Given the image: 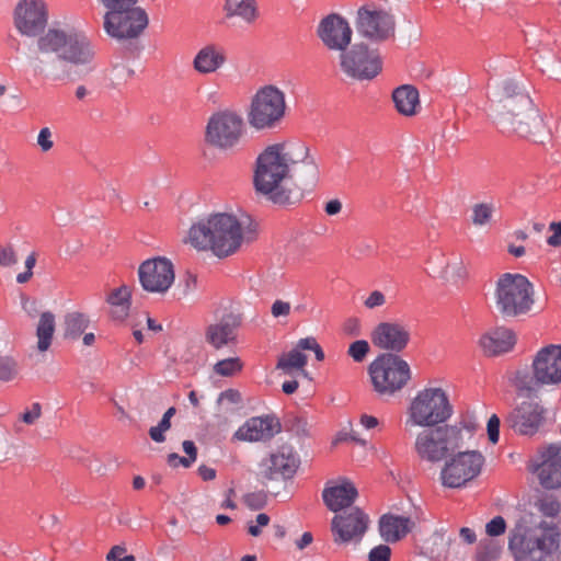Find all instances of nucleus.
Segmentation results:
<instances>
[{"instance_id":"nucleus-1","label":"nucleus","mask_w":561,"mask_h":561,"mask_svg":"<svg viewBox=\"0 0 561 561\" xmlns=\"http://www.w3.org/2000/svg\"><path fill=\"white\" fill-rule=\"evenodd\" d=\"M318 178V165L309 154V148L300 142L273 144L256 158L253 184L256 192L275 204L290 203L289 180L305 184L313 183Z\"/></svg>"},{"instance_id":"nucleus-2","label":"nucleus","mask_w":561,"mask_h":561,"mask_svg":"<svg viewBox=\"0 0 561 561\" xmlns=\"http://www.w3.org/2000/svg\"><path fill=\"white\" fill-rule=\"evenodd\" d=\"M249 234L236 216L218 213L193 224L186 241L197 250H210L218 257H227L251 240Z\"/></svg>"},{"instance_id":"nucleus-3","label":"nucleus","mask_w":561,"mask_h":561,"mask_svg":"<svg viewBox=\"0 0 561 561\" xmlns=\"http://www.w3.org/2000/svg\"><path fill=\"white\" fill-rule=\"evenodd\" d=\"M492 98L494 118L502 130L526 137L531 133V127L538 128L541 125L542 121L531 99L514 81H503Z\"/></svg>"},{"instance_id":"nucleus-4","label":"nucleus","mask_w":561,"mask_h":561,"mask_svg":"<svg viewBox=\"0 0 561 561\" xmlns=\"http://www.w3.org/2000/svg\"><path fill=\"white\" fill-rule=\"evenodd\" d=\"M477 427V420L471 414L462 416L455 424L427 427L416 435L414 450L423 461L440 462L463 447Z\"/></svg>"},{"instance_id":"nucleus-5","label":"nucleus","mask_w":561,"mask_h":561,"mask_svg":"<svg viewBox=\"0 0 561 561\" xmlns=\"http://www.w3.org/2000/svg\"><path fill=\"white\" fill-rule=\"evenodd\" d=\"M561 540L560 522H542L535 528L515 529L508 548L515 561H556Z\"/></svg>"},{"instance_id":"nucleus-6","label":"nucleus","mask_w":561,"mask_h":561,"mask_svg":"<svg viewBox=\"0 0 561 561\" xmlns=\"http://www.w3.org/2000/svg\"><path fill=\"white\" fill-rule=\"evenodd\" d=\"M287 111L286 95L274 84L260 87L250 98L245 110L247 122L255 131L278 128Z\"/></svg>"},{"instance_id":"nucleus-7","label":"nucleus","mask_w":561,"mask_h":561,"mask_svg":"<svg viewBox=\"0 0 561 561\" xmlns=\"http://www.w3.org/2000/svg\"><path fill=\"white\" fill-rule=\"evenodd\" d=\"M512 382L519 391L533 392L537 387H554L561 383V344L540 348L533 358L531 375L517 370Z\"/></svg>"},{"instance_id":"nucleus-8","label":"nucleus","mask_w":561,"mask_h":561,"mask_svg":"<svg viewBox=\"0 0 561 561\" xmlns=\"http://www.w3.org/2000/svg\"><path fill=\"white\" fill-rule=\"evenodd\" d=\"M451 415L453 407L445 390L438 387L424 388L411 400L404 425L407 430L433 427L445 423Z\"/></svg>"},{"instance_id":"nucleus-9","label":"nucleus","mask_w":561,"mask_h":561,"mask_svg":"<svg viewBox=\"0 0 561 561\" xmlns=\"http://www.w3.org/2000/svg\"><path fill=\"white\" fill-rule=\"evenodd\" d=\"M531 283L520 274H503L496 282L494 304L503 318L526 314L534 305Z\"/></svg>"},{"instance_id":"nucleus-10","label":"nucleus","mask_w":561,"mask_h":561,"mask_svg":"<svg viewBox=\"0 0 561 561\" xmlns=\"http://www.w3.org/2000/svg\"><path fill=\"white\" fill-rule=\"evenodd\" d=\"M374 390L380 396H393L410 380L409 364L392 353L376 357L368 367Z\"/></svg>"},{"instance_id":"nucleus-11","label":"nucleus","mask_w":561,"mask_h":561,"mask_svg":"<svg viewBox=\"0 0 561 561\" xmlns=\"http://www.w3.org/2000/svg\"><path fill=\"white\" fill-rule=\"evenodd\" d=\"M245 124L242 115L234 110L215 112L208 119L206 142L220 150L237 148L244 136Z\"/></svg>"},{"instance_id":"nucleus-12","label":"nucleus","mask_w":561,"mask_h":561,"mask_svg":"<svg viewBox=\"0 0 561 561\" xmlns=\"http://www.w3.org/2000/svg\"><path fill=\"white\" fill-rule=\"evenodd\" d=\"M148 23V14L137 4L106 11L103 16L105 33L118 42L139 37Z\"/></svg>"},{"instance_id":"nucleus-13","label":"nucleus","mask_w":561,"mask_h":561,"mask_svg":"<svg viewBox=\"0 0 561 561\" xmlns=\"http://www.w3.org/2000/svg\"><path fill=\"white\" fill-rule=\"evenodd\" d=\"M483 463L484 457L478 450L454 453L442 468V484L447 488H461L479 476Z\"/></svg>"},{"instance_id":"nucleus-14","label":"nucleus","mask_w":561,"mask_h":561,"mask_svg":"<svg viewBox=\"0 0 561 561\" xmlns=\"http://www.w3.org/2000/svg\"><path fill=\"white\" fill-rule=\"evenodd\" d=\"M340 66L353 79L370 80L380 72L381 60L376 51L359 43L340 54Z\"/></svg>"},{"instance_id":"nucleus-15","label":"nucleus","mask_w":561,"mask_h":561,"mask_svg":"<svg viewBox=\"0 0 561 561\" xmlns=\"http://www.w3.org/2000/svg\"><path fill=\"white\" fill-rule=\"evenodd\" d=\"M138 277L144 290L164 294L174 283V266L167 257L149 259L139 265Z\"/></svg>"},{"instance_id":"nucleus-16","label":"nucleus","mask_w":561,"mask_h":561,"mask_svg":"<svg viewBox=\"0 0 561 561\" xmlns=\"http://www.w3.org/2000/svg\"><path fill=\"white\" fill-rule=\"evenodd\" d=\"M48 9L44 0H20L14 9V25L24 36L35 37L44 32Z\"/></svg>"},{"instance_id":"nucleus-17","label":"nucleus","mask_w":561,"mask_h":561,"mask_svg":"<svg viewBox=\"0 0 561 561\" xmlns=\"http://www.w3.org/2000/svg\"><path fill=\"white\" fill-rule=\"evenodd\" d=\"M317 36L329 50L341 54L348 48L353 30L345 18L337 13H331L319 22Z\"/></svg>"},{"instance_id":"nucleus-18","label":"nucleus","mask_w":561,"mask_h":561,"mask_svg":"<svg viewBox=\"0 0 561 561\" xmlns=\"http://www.w3.org/2000/svg\"><path fill=\"white\" fill-rule=\"evenodd\" d=\"M356 28L358 33L370 41H385L394 33V20L383 10L360 8L357 11Z\"/></svg>"},{"instance_id":"nucleus-19","label":"nucleus","mask_w":561,"mask_h":561,"mask_svg":"<svg viewBox=\"0 0 561 561\" xmlns=\"http://www.w3.org/2000/svg\"><path fill=\"white\" fill-rule=\"evenodd\" d=\"M368 516L358 507H354L347 513L335 515L331 522L334 542H359L368 528Z\"/></svg>"},{"instance_id":"nucleus-20","label":"nucleus","mask_w":561,"mask_h":561,"mask_svg":"<svg viewBox=\"0 0 561 561\" xmlns=\"http://www.w3.org/2000/svg\"><path fill=\"white\" fill-rule=\"evenodd\" d=\"M534 472L546 489L561 486V444H549L539 449Z\"/></svg>"},{"instance_id":"nucleus-21","label":"nucleus","mask_w":561,"mask_h":561,"mask_svg":"<svg viewBox=\"0 0 561 561\" xmlns=\"http://www.w3.org/2000/svg\"><path fill=\"white\" fill-rule=\"evenodd\" d=\"M409 325L399 321H383L371 331V342L380 350L399 353L410 342Z\"/></svg>"},{"instance_id":"nucleus-22","label":"nucleus","mask_w":561,"mask_h":561,"mask_svg":"<svg viewBox=\"0 0 561 561\" xmlns=\"http://www.w3.org/2000/svg\"><path fill=\"white\" fill-rule=\"evenodd\" d=\"M299 457L289 445H282L277 450L264 458L261 463V473L267 479L291 478L299 467Z\"/></svg>"},{"instance_id":"nucleus-23","label":"nucleus","mask_w":561,"mask_h":561,"mask_svg":"<svg viewBox=\"0 0 561 561\" xmlns=\"http://www.w3.org/2000/svg\"><path fill=\"white\" fill-rule=\"evenodd\" d=\"M241 325L239 314L228 312L206 328L205 339L214 348L220 350L237 343V332Z\"/></svg>"},{"instance_id":"nucleus-24","label":"nucleus","mask_w":561,"mask_h":561,"mask_svg":"<svg viewBox=\"0 0 561 561\" xmlns=\"http://www.w3.org/2000/svg\"><path fill=\"white\" fill-rule=\"evenodd\" d=\"M280 432V423L273 415L253 416L247 420L233 434L240 442H266Z\"/></svg>"},{"instance_id":"nucleus-25","label":"nucleus","mask_w":561,"mask_h":561,"mask_svg":"<svg viewBox=\"0 0 561 561\" xmlns=\"http://www.w3.org/2000/svg\"><path fill=\"white\" fill-rule=\"evenodd\" d=\"M95 54L94 44L84 33L70 30L69 39L60 60L77 67L91 68Z\"/></svg>"},{"instance_id":"nucleus-26","label":"nucleus","mask_w":561,"mask_h":561,"mask_svg":"<svg viewBox=\"0 0 561 561\" xmlns=\"http://www.w3.org/2000/svg\"><path fill=\"white\" fill-rule=\"evenodd\" d=\"M543 408L537 402H522L511 415L513 430L520 435L536 434L543 423Z\"/></svg>"},{"instance_id":"nucleus-27","label":"nucleus","mask_w":561,"mask_h":561,"mask_svg":"<svg viewBox=\"0 0 561 561\" xmlns=\"http://www.w3.org/2000/svg\"><path fill=\"white\" fill-rule=\"evenodd\" d=\"M433 273L445 283L457 284L466 277L463 259L458 253H435L430 260Z\"/></svg>"},{"instance_id":"nucleus-28","label":"nucleus","mask_w":561,"mask_h":561,"mask_svg":"<svg viewBox=\"0 0 561 561\" xmlns=\"http://www.w3.org/2000/svg\"><path fill=\"white\" fill-rule=\"evenodd\" d=\"M358 495L355 485L347 479L341 478L336 483L328 482L322 491V499L331 512H340L350 507Z\"/></svg>"},{"instance_id":"nucleus-29","label":"nucleus","mask_w":561,"mask_h":561,"mask_svg":"<svg viewBox=\"0 0 561 561\" xmlns=\"http://www.w3.org/2000/svg\"><path fill=\"white\" fill-rule=\"evenodd\" d=\"M415 526L410 516L386 514L380 518L379 533L387 542H397L409 534Z\"/></svg>"},{"instance_id":"nucleus-30","label":"nucleus","mask_w":561,"mask_h":561,"mask_svg":"<svg viewBox=\"0 0 561 561\" xmlns=\"http://www.w3.org/2000/svg\"><path fill=\"white\" fill-rule=\"evenodd\" d=\"M515 342L513 331L502 327L484 333L480 337L479 344L486 355H499L511 351Z\"/></svg>"},{"instance_id":"nucleus-31","label":"nucleus","mask_w":561,"mask_h":561,"mask_svg":"<svg viewBox=\"0 0 561 561\" xmlns=\"http://www.w3.org/2000/svg\"><path fill=\"white\" fill-rule=\"evenodd\" d=\"M222 11L225 21L244 25L254 23L259 14L255 0H225Z\"/></svg>"},{"instance_id":"nucleus-32","label":"nucleus","mask_w":561,"mask_h":561,"mask_svg":"<svg viewBox=\"0 0 561 561\" xmlns=\"http://www.w3.org/2000/svg\"><path fill=\"white\" fill-rule=\"evenodd\" d=\"M226 62V55L221 47L209 44L201 48L194 57L193 67L201 75L216 72Z\"/></svg>"},{"instance_id":"nucleus-33","label":"nucleus","mask_w":561,"mask_h":561,"mask_svg":"<svg viewBox=\"0 0 561 561\" xmlns=\"http://www.w3.org/2000/svg\"><path fill=\"white\" fill-rule=\"evenodd\" d=\"M69 35L70 31L57 27L48 28V31L37 39L38 51L42 54H55L58 59H61Z\"/></svg>"},{"instance_id":"nucleus-34","label":"nucleus","mask_w":561,"mask_h":561,"mask_svg":"<svg viewBox=\"0 0 561 561\" xmlns=\"http://www.w3.org/2000/svg\"><path fill=\"white\" fill-rule=\"evenodd\" d=\"M392 99L398 112L404 116L415 115L420 107L419 91L410 84L397 88L392 93Z\"/></svg>"},{"instance_id":"nucleus-35","label":"nucleus","mask_w":561,"mask_h":561,"mask_svg":"<svg viewBox=\"0 0 561 561\" xmlns=\"http://www.w3.org/2000/svg\"><path fill=\"white\" fill-rule=\"evenodd\" d=\"M307 362V356L294 347L278 357L276 368L282 370L285 375L293 376L299 374L309 379V374L306 370Z\"/></svg>"},{"instance_id":"nucleus-36","label":"nucleus","mask_w":561,"mask_h":561,"mask_svg":"<svg viewBox=\"0 0 561 561\" xmlns=\"http://www.w3.org/2000/svg\"><path fill=\"white\" fill-rule=\"evenodd\" d=\"M106 301L112 307L111 314L113 319L124 321L129 313L131 290L128 286L122 285L108 295Z\"/></svg>"},{"instance_id":"nucleus-37","label":"nucleus","mask_w":561,"mask_h":561,"mask_svg":"<svg viewBox=\"0 0 561 561\" xmlns=\"http://www.w3.org/2000/svg\"><path fill=\"white\" fill-rule=\"evenodd\" d=\"M56 328L55 314L50 311L41 313L36 327V350L41 353L48 351L51 345Z\"/></svg>"},{"instance_id":"nucleus-38","label":"nucleus","mask_w":561,"mask_h":561,"mask_svg":"<svg viewBox=\"0 0 561 561\" xmlns=\"http://www.w3.org/2000/svg\"><path fill=\"white\" fill-rule=\"evenodd\" d=\"M90 319L79 311H71L64 317V331L66 339H78L89 327Z\"/></svg>"},{"instance_id":"nucleus-39","label":"nucleus","mask_w":561,"mask_h":561,"mask_svg":"<svg viewBox=\"0 0 561 561\" xmlns=\"http://www.w3.org/2000/svg\"><path fill=\"white\" fill-rule=\"evenodd\" d=\"M243 368V363L240 357L233 356L218 360L213 366L215 375L220 377H233L238 375Z\"/></svg>"},{"instance_id":"nucleus-40","label":"nucleus","mask_w":561,"mask_h":561,"mask_svg":"<svg viewBox=\"0 0 561 561\" xmlns=\"http://www.w3.org/2000/svg\"><path fill=\"white\" fill-rule=\"evenodd\" d=\"M451 541V537L446 535V530L444 528L435 530L427 540V543L431 545L427 548L430 554L433 557L442 556L448 550Z\"/></svg>"},{"instance_id":"nucleus-41","label":"nucleus","mask_w":561,"mask_h":561,"mask_svg":"<svg viewBox=\"0 0 561 561\" xmlns=\"http://www.w3.org/2000/svg\"><path fill=\"white\" fill-rule=\"evenodd\" d=\"M242 404V396L237 389H227L217 398L218 410L222 412L233 411Z\"/></svg>"},{"instance_id":"nucleus-42","label":"nucleus","mask_w":561,"mask_h":561,"mask_svg":"<svg viewBox=\"0 0 561 561\" xmlns=\"http://www.w3.org/2000/svg\"><path fill=\"white\" fill-rule=\"evenodd\" d=\"M494 207L492 204L480 203L472 208V224L474 226H484L492 219Z\"/></svg>"},{"instance_id":"nucleus-43","label":"nucleus","mask_w":561,"mask_h":561,"mask_svg":"<svg viewBox=\"0 0 561 561\" xmlns=\"http://www.w3.org/2000/svg\"><path fill=\"white\" fill-rule=\"evenodd\" d=\"M19 261L15 247L11 242L0 244V266L12 267Z\"/></svg>"},{"instance_id":"nucleus-44","label":"nucleus","mask_w":561,"mask_h":561,"mask_svg":"<svg viewBox=\"0 0 561 561\" xmlns=\"http://www.w3.org/2000/svg\"><path fill=\"white\" fill-rule=\"evenodd\" d=\"M134 76V70L125 62H119L113 66L111 71V79L113 84L118 85Z\"/></svg>"},{"instance_id":"nucleus-45","label":"nucleus","mask_w":561,"mask_h":561,"mask_svg":"<svg viewBox=\"0 0 561 561\" xmlns=\"http://www.w3.org/2000/svg\"><path fill=\"white\" fill-rule=\"evenodd\" d=\"M369 351V344L365 340H357L353 342L348 347V355L355 360V362H362Z\"/></svg>"},{"instance_id":"nucleus-46","label":"nucleus","mask_w":561,"mask_h":561,"mask_svg":"<svg viewBox=\"0 0 561 561\" xmlns=\"http://www.w3.org/2000/svg\"><path fill=\"white\" fill-rule=\"evenodd\" d=\"M16 375V363L9 357H0V380L9 381Z\"/></svg>"},{"instance_id":"nucleus-47","label":"nucleus","mask_w":561,"mask_h":561,"mask_svg":"<svg viewBox=\"0 0 561 561\" xmlns=\"http://www.w3.org/2000/svg\"><path fill=\"white\" fill-rule=\"evenodd\" d=\"M244 504L252 511L261 510L266 504V495L263 492H252L243 496Z\"/></svg>"},{"instance_id":"nucleus-48","label":"nucleus","mask_w":561,"mask_h":561,"mask_svg":"<svg viewBox=\"0 0 561 561\" xmlns=\"http://www.w3.org/2000/svg\"><path fill=\"white\" fill-rule=\"evenodd\" d=\"M291 304L283 299H276L271 306V314L275 319L287 318L291 312Z\"/></svg>"},{"instance_id":"nucleus-49","label":"nucleus","mask_w":561,"mask_h":561,"mask_svg":"<svg viewBox=\"0 0 561 561\" xmlns=\"http://www.w3.org/2000/svg\"><path fill=\"white\" fill-rule=\"evenodd\" d=\"M506 523L502 516H495L485 525V531L491 537H496L505 533Z\"/></svg>"},{"instance_id":"nucleus-50","label":"nucleus","mask_w":561,"mask_h":561,"mask_svg":"<svg viewBox=\"0 0 561 561\" xmlns=\"http://www.w3.org/2000/svg\"><path fill=\"white\" fill-rule=\"evenodd\" d=\"M391 549L387 545L374 547L368 553V561H390Z\"/></svg>"},{"instance_id":"nucleus-51","label":"nucleus","mask_w":561,"mask_h":561,"mask_svg":"<svg viewBox=\"0 0 561 561\" xmlns=\"http://www.w3.org/2000/svg\"><path fill=\"white\" fill-rule=\"evenodd\" d=\"M42 415V407L38 402L31 405V409L21 414L20 419L27 425H33Z\"/></svg>"},{"instance_id":"nucleus-52","label":"nucleus","mask_w":561,"mask_h":561,"mask_svg":"<svg viewBox=\"0 0 561 561\" xmlns=\"http://www.w3.org/2000/svg\"><path fill=\"white\" fill-rule=\"evenodd\" d=\"M37 145L44 152H47L53 148L54 142L51 140V131L48 127H44L39 130L37 135Z\"/></svg>"},{"instance_id":"nucleus-53","label":"nucleus","mask_w":561,"mask_h":561,"mask_svg":"<svg viewBox=\"0 0 561 561\" xmlns=\"http://www.w3.org/2000/svg\"><path fill=\"white\" fill-rule=\"evenodd\" d=\"M386 304V297L380 290H374L365 299L364 306L367 309H375Z\"/></svg>"},{"instance_id":"nucleus-54","label":"nucleus","mask_w":561,"mask_h":561,"mask_svg":"<svg viewBox=\"0 0 561 561\" xmlns=\"http://www.w3.org/2000/svg\"><path fill=\"white\" fill-rule=\"evenodd\" d=\"M488 436L491 443L495 444L499 442L500 436V419L493 414L486 425Z\"/></svg>"},{"instance_id":"nucleus-55","label":"nucleus","mask_w":561,"mask_h":561,"mask_svg":"<svg viewBox=\"0 0 561 561\" xmlns=\"http://www.w3.org/2000/svg\"><path fill=\"white\" fill-rule=\"evenodd\" d=\"M126 549L122 546H114L110 552L107 553L106 560L107 561H135L134 556L125 554Z\"/></svg>"},{"instance_id":"nucleus-56","label":"nucleus","mask_w":561,"mask_h":561,"mask_svg":"<svg viewBox=\"0 0 561 561\" xmlns=\"http://www.w3.org/2000/svg\"><path fill=\"white\" fill-rule=\"evenodd\" d=\"M182 295L188 296L193 294L197 288V278L193 274H186L181 283Z\"/></svg>"},{"instance_id":"nucleus-57","label":"nucleus","mask_w":561,"mask_h":561,"mask_svg":"<svg viewBox=\"0 0 561 561\" xmlns=\"http://www.w3.org/2000/svg\"><path fill=\"white\" fill-rule=\"evenodd\" d=\"M106 11L137 4L138 0H99Z\"/></svg>"},{"instance_id":"nucleus-58","label":"nucleus","mask_w":561,"mask_h":561,"mask_svg":"<svg viewBox=\"0 0 561 561\" xmlns=\"http://www.w3.org/2000/svg\"><path fill=\"white\" fill-rule=\"evenodd\" d=\"M549 229L553 232V234L547 239V243L551 247L560 245L561 244V221L551 222L549 225Z\"/></svg>"},{"instance_id":"nucleus-59","label":"nucleus","mask_w":561,"mask_h":561,"mask_svg":"<svg viewBox=\"0 0 561 561\" xmlns=\"http://www.w3.org/2000/svg\"><path fill=\"white\" fill-rule=\"evenodd\" d=\"M319 343L317 342V340L313 337V336H308V337H304V339H300L295 348L296 350H299V352L302 353V351H313V348L318 345Z\"/></svg>"},{"instance_id":"nucleus-60","label":"nucleus","mask_w":561,"mask_h":561,"mask_svg":"<svg viewBox=\"0 0 561 561\" xmlns=\"http://www.w3.org/2000/svg\"><path fill=\"white\" fill-rule=\"evenodd\" d=\"M168 463L171 467H178L183 466L184 468H188L192 466V462L188 460L187 457H181L178 454L173 453L168 456Z\"/></svg>"},{"instance_id":"nucleus-61","label":"nucleus","mask_w":561,"mask_h":561,"mask_svg":"<svg viewBox=\"0 0 561 561\" xmlns=\"http://www.w3.org/2000/svg\"><path fill=\"white\" fill-rule=\"evenodd\" d=\"M342 210V203L340 199L334 198L325 203L324 211L329 216L337 215Z\"/></svg>"},{"instance_id":"nucleus-62","label":"nucleus","mask_w":561,"mask_h":561,"mask_svg":"<svg viewBox=\"0 0 561 561\" xmlns=\"http://www.w3.org/2000/svg\"><path fill=\"white\" fill-rule=\"evenodd\" d=\"M165 433L167 431L159 427V425L152 426L149 430V436L156 443H163L165 440Z\"/></svg>"},{"instance_id":"nucleus-63","label":"nucleus","mask_w":561,"mask_h":561,"mask_svg":"<svg viewBox=\"0 0 561 561\" xmlns=\"http://www.w3.org/2000/svg\"><path fill=\"white\" fill-rule=\"evenodd\" d=\"M182 446L184 453L187 455L188 460L193 463L197 457V449L195 444L192 440H184Z\"/></svg>"},{"instance_id":"nucleus-64","label":"nucleus","mask_w":561,"mask_h":561,"mask_svg":"<svg viewBox=\"0 0 561 561\" xmlns=\"http://www.w3.org/2000/svg\"><path fill=\"white\" fill-rule=\"evenodd\" d=\"M359 422H360L362 426L365 427L366 430L375 428L379 424V421L377 417H375L373 415H368V414H363L360 416Z\"/></svg>"}]
</instances>
